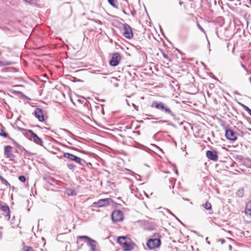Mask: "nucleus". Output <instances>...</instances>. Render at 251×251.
Wrapping results in <instances>:
<instances>
[{
  "mask_svg": "<svg viewBox=\"0 0 251 251\" xmlns=\"http://www.w3.org/2000/svg\"><path fill=\"white\" fill-rule=\"evenodd\" d=\"M151 107L155 108L168 118L176 120L177 115L175 111L167 104L160 101H153L151 104Z\"/></svg>",
  "mask_w": 251,
  "mask_h": 251,
  "instance_id": "obj_1",
  "label": "nucleus"
},
{
  "mask_svg": "<svg viewBox=\"0 0 251 251\" xmlns=\"http://www.w3.org/2000/svg\"><path fill=\"white\" fill-rule=\"evenodd\" d=\"M63 157L68 159L69 161L78 164L82 167H84L86 165H87L85 160L69 152L64 153Z\"/></svg>",
  "mask_w": 251,
  "mask_h": 251,
  "instance_id": "obj_2",
  "label": "nucleus"
},
{
  "mask_svg": "<svg viewBox=\"0 0 251 251\" xmlns=\"http://www.w3.org/2000/svg\"><path fill=\"white\" fill-rule=\"evenodd\" d=\"M77 238L79 240L86 242L87 245L91 247L90 251H96V248L97 246V242L87 236H78Z\"/></svg>",
  "mask_w": 251,
  "mask_h": 251,
  "instance_id": "obj_3",
  "label": "nucleus"
},
{
  "mask_svg": "<svg viewBox=\"0 0 251 251\" xmlns=\"http://www.w3.org/2000/svg\"><path fill=\"white\" fill-rule=\"evenodd\" d=\"M161 244V240L158 238L149 239L146 245L150 250H153L159 248Z\"/></svg>",
  "mask_w": 251,
  "mask_h": 251,
  "instance_id": "obj_4",
  "label": "nucleus"
},
{
  "mask_svg": "<svg viewBox=\"0 0 251 251\" xmlns=\"http://www.w3.org/2000/svg\"><path fill=\"white\" fill-rule=\"evenodd\" d=\"M111 218L114 223L122 221L123 220V212L120 210H114L112 214Z\"/></svg>",
  "mask_w": 251,
  "mask_h": 251,
  "instance_id": "obj_5",
  "label": "nucleus"
},
{
  "mask_svg": "<svg viewBox=\"0 0 251 251\" xmlns=\"http://www.w3.org/2000/svg\"><path fill=\"white\" fill-rule=\"evenodd\" d=\"M124 32L123 35L124 37L127 39H130L132 38L133 36L132 28L129 25L125 23L123 25Z\"/></svg>",
  "mask_w": 251,
  "mask_h": 251,
  "instance_id": "obj_6",
  "label": "nucleus"
},
{
  "mask_svg": "<svg viewBox=\"0 0 251 251\" xmlns=\"http://www.w3.org/2000/svg\"><path fill=\"white\" fill-rule=\"evenodd\" d=\"M121 58L120 54L119 53L116 52L113 53L109 61V64L111 66H117L119 64Z\"/></svg>",
  "mask_w": 251,
  "mask_h": 251,
  "instance_id": "obj_7",
  "label": "nucleus"
},
{
  "mask_svg": "<svg viewBox=\"0 0 251 251\" xmlns=\"http://www.w3.org/2000/svg\"><path fill=\"white\" fill-rule=\"evenodd\" d=\"M110 199H103L99 200L97 202L93 203V206L95 207H101L109 205Z\"/></svg>",
  "mask_w": 251,
  "mask_h": 251,
  "instance_id": "obj_8",
  "label": "nucleus"
},
{
  "mask_svg": "<svg viewBox=\"0 0 251 251\" xmlns=\"http://www.w3.org/2000/svg\"><path fill=\"white\" fill-rule=\"evenodd\" d=\"M225 132V136L227 139L231 141H235L237 139L236 133L231 129H226Z\"/></svg>",
  "mask_w": 251,
  "mask_h": 251,
  "instance_id": "obj_9",
  "label": "nucleus"
},
{
  "mask_svg": "<svg viewBox=\"0 0 251 251\" xmlns=\"http://www.w3.org/2000/svg\"><path fill=\"white\" fill-rule=\"evenodd\" d=\"M12 147L10 146H5L4 148V154L6 158H15L16 155L13 153Z\"/></svg>",
  "mask_w": 251,
  "mask_h": 251,
  "instance_id": "obj_10",
  "label": "nucleus"
},
{
  "mask_svg": "<svg viewBox=\"0 0 251 251\" xmlns=\"http://www.w3.org/2000/svg\"><path fill=\"white\" fill-rule=\"evenodd\" d=\"M33 114L34 116L39 120V121L43 122L44 121V115L43 110L41 108H36Z\"/></svg>",
  "mask_w": 251,
  "mask_h": 251,
  "instance_id": "obj_11",
  "label": "nucleus"
},
{
  "mask_svg": "<svg viewBox=\"0 0 251 251\" xmlns=\"http://www.w3.org/2000/svg\"><path fill=\"white\" fill-rule=\"evenodd\" d=\"M206 155L207 157L211 160L214 161H216L218 160V154L217 151H215L208 150L206 151Z\"/></svg>",
  "mask_w": 251,
  "mask_h": 251,
  "instance_id": "obj_12",
  "label": "nucleus"
},
{
  "mask_svg": "<svg viewBox=\"0 0 251 251\" xmlns=\"http://www.w3.org/2000/svg\"><path fill=\"white\" fill-rule=\"evenodd\" d=\"M0 209L2 211V214L4 215L5 219L9 220L10 218V211L9 207L7 205H0Z\"/></svg>",
  "mask_w": 251,
  "mask_h": 251,
  "instance_id": "obj_13",
  "label": "nucleus"
},
{
  "mask_svg": "<svg viewBox=\"0 0 251 251\" xmlns=\"http://www.w3.org/2000/svg\"><path fill=\"white\" fill-rule=\"evenodd\" d=\"M135 244L132 242L130 239L123 246L124 251H131L134 249Z\"/></svg>",
  "mask_w": 251,
  "mask_h": 251,
  "instance_id": "obj_14",
  "label": "nucleus"
},
{
  "mask_svg": "<svg viewBox=\"0 0 251 251\" xmlns=\"http://www.w3.org/2000/svg\"><path fill=\"white\" fill-rule=\"evenodd\" d=\"M129 239V238H128L126 236H120L117 239V242L123 247Z\"/></svg>",
  "mask_w": 251,
  "mask_h": 251,
  "instance_id": "obj_15",
  "label": "nucleus"
},
{
  "mask_svg": "<svg viewBox=\"0 0 251 251\" xmlns=\"http://www.w3.org/2000/svg\"><path fill=\"white\" fill-rule=\"evenodd\" d=\"M245 212L246 215H249L251 217V202L247 203Z\"/></svg>",
  "mask_w": 251,
  "mask_h": 251,
  "instance_id": "obj_16",
  "label": "nucleus"
},
{
  "mask_svg": "<svg viewBox=\"0 0 251 251\" xmlns=\"http://www.w3.org/2000/svg\"><path fill=\"white\" fill-rule=\"evenodd\" d=\"M33 141H34V142L38 145H43V140L39 138L37 135H36L35 137H33Z\"/></svg>",
  "mask_w": 251,
  "mask_h": 251,
  "instance_id": "obj_17",
  "label": "nucleus"
},
{
  "mask_svg": "<svg viewBox=\"0 0 251 251\" xmlns=\"http://www.w3.org/2000/svg\"><path fill=\"white\" fill-rule=\"evenodd\" d=\"M14 64L13 62L9 61H2L0 60V67L12 65Z\"/></svg>",
  "mask_w": 251,
  "mask_h": 251,
  "instance_id": "obj_18",
  "label": "nucleus"
},
{
  "mask_svg": "<svg viewBox=\"0 0 251 251\" xmlns=\"http://www.w3.org/2000/svg\"><path fill=\"white\" fill-rule=\"evenodd\" d=\"M242 162L245 166L251 168V160L244 159L242 160Z\"/></svg>",
  "mask_w": 251,
  "mask_h": 251,
  "instance_id": "obj_19",
  "label": "nucleus"
},
{
  "mask_svg": "<svg viewBox=\"0 0 251 251\" xmlns=\"http://www.w3.org/2000/svg\"><path fill=\"white\" fill-rule=\"evenodd\" d=\"M19 129L21 130H25L27 131V132L30 135V136L33 138V137H35L36 134L33 132V131L31 129H25L24 128H19Z\"/></svg>",
  "mask_w": 251,
  "mask_h": 251,
  "instance_id": "obj_20",
  "label": "nucleus"
},
{
  "mask_svg": "<svg viewBox=\"0 0 251 251\" xmlns=\"http://www.w3.org/2000/svg\"><path fill=\"white\" fill-rule=\"evenodd\" d=\"M66 165L68 168L72 171H74L76 168L75 165L69 161L67 162Z\"/></svg>",
  "mask_w": 251,
  "mask_h": 251,
  "instance_id": "obj_21",
  "label": "nucleus"
},
{
  "mask_svg": "<svg viewBox=\"0 0 251 251\" xmlns=\"http://www.w3.org/2000/svg\"><path fill=\"white\" fill-rule=\"evenodd\" d=\"M109 3L115 8H118V2L117 0H107Z\"/></svg>",
  "mask_w": 251,
  "mask_h": 251,
  "instance_id": "obj_22",
  "label": "nucleus"
},
{
  "mask_svg": "<svg viewBox=\"0 0 251 251\" xmlns=\"http://www.w3.org/2000/svg\"><path fill=\"white\" fill-rule=\"evenodd\" d=\"M34 153L30 152L27 151V150H26V151H25V154H24L25 158L29 159V157L31 155H34Z\"/></svg>",
  "mask_w": 251,
  "mask_h": 251,
  "instance_id": "obj_23",
  "label": "nucleus"
},
{
  "mask_svg": "<svg viewBox=\"0 0 251 251\" xmlns=\"http://www.w3.org/2000/svg\"><path fill=\"white\" fill-rule=\"evenodd\" d=\"M237 195L240 198L242 197L244 195V189L243 188L239 189L237 192Z\"/></svg>",
  "mask_w": 251,
  "mask_h": 251,
  "instance_id": "obj_24",
  "label": "nucleus"
},
{
  "mask_svg": "<svg viewBox=\"0 0 251 251\" xmlns=\"http://www.w3.org/2000/svg\"><path fill=\"white\" fill-rule=\"evenodd\" d=\"M203 206L206 210H210L211 209V204L208 202H206L205 204H203Z\"/></svg>",
  "mask_w": 251,
  "mask_h": 251,
  "instance_id": "obj_25",
  "label": "nucleus"
},
{
  "mask_svg": "<svg viewBox=\"0 0 251 251\" xmlns=\"http://www.w3.org/2000/svg\"><path fill=\"white\" fill-rule=\"evenodd\" d=\"M0 136L5 138L9 137L8 134L3 129H1L0 131Z\"/></svg>",
  "mask_w": 251,
  "mask_h": 251,
  "instance_id": "obj_26",
  "label": "nucleus"
},
{
  "mask_svg": "<svg viewBox=\"0 0 251 251\" xmlns=\"http://www.w3.org/2000/svg\"><path fill=\"white\" fill-rule=\"evenodd\" d=\"M242 105L243 109L245 110H246L248 113V114L251 116V109L246 105H245L244 104H243Z\"/></svg>",
  "mask_w": 251,
  "mask_h": 251,
  "instance_id": "obj_27",
  "label": "nucleus"
},
{
  "mask_svg": "<svg viewBox=\"0 0 251 251\" xmlns=\"http://www.w3.org/2000/svg\"><path fill=\"white\" fill-rule=\"evenodd\" d=\"M19 180L22 182H25L26 178L24 176H19Z\"/></svg>",
  "mask_w": 251,
  "mask_h": 251,
  "instance_id": "obj_28",
  "label": "nucleus"
},
{
  "mask_svg": "<svg viewBox=\"0 0 251 251\" xmlns=\"http://www.w3.org/2000/svg\"><path fill=\"white\" fill-rule=\"evenodd\" d=\"M1 182V183L5 184L6 186L10 187V184H9V183L5 179H4L3 180H2Z\"/></svg>",
  "mask_w": 251,
  "mask_h": 251,
  "instance_id": "obj_29",
  "label": "nucleus"
},
{
  "mask_svg": "<svg viewBox=\"0 0 251 251\" xmlns=\"http://www.w3.org/2000/svg\"><path fill=\"white\" fill-rule=\"evenodd\" d=\"M74 191L71 189H69L67 190V193L69 195H73L74 194Z\"/></svg>",
  "mask_w": 251,
  "mask_h": 251,
  "instance_id": "obj_30",
  "label": "nucleus"
},
{
  "mask_svg": "<svg viewBox=\"0 0 251 251\" xmlns=\"http://www.w3.org/2000/svg\"><path fill=\"white\" fill-rule=\"evenodd\" d=\"M17 149H18L20 151L23 152H25V151H26V150L22 146H20Z\"/></svg>",
  "mask_w": 251,
  "mask_h": 251,
  "instance_id": "obj_31",
  "label": "nucleus"
},
{
  "mask_svg": "<svg viewBox=\"0 0 251 251\" xmlns=\"http://www.w3.org/2000/svg\"><path fill=\"white\" fill-rule=\"evenodd\" d=\"M197 25H198V28H199V29L202 32L205 33V31H204V29L200 25V24H198Z\"/></svg>",
  "mask_w": 251,
  "mask_h": 251,
  "instance_id": "obj_32",
  "label": "nucleus"
},
{
  "mask_svg": "<svg viewBox=\"0 0 251 251\" xmlns=\"http://www.w3.org/2000/svg\"><path fill=\"white\" fill-rule=\"evenodd\" d=\"M13 145L17 148H18L20 145L17 142H16L15 140H13Z\"/></svg>",
  "mask_w": 251,
  "mask_h": 251,
  "instance_id": "obj_33",
  "label": "nucleus"
},
{
  "mask_svg": "<svg viewBox=\"0 0 251 251\" xmlns=\"http://www.w3.org/2000/svg\"><path fill=\"white\" fill-rule=\"evenodd\" d=\"M93 21L100 25H102V22L99 20L94 19V20H93Z\"/></svg>",
  "mask_w": 251,
  "mask_h": 251,
  "instance_id": "obj_34",
  "label": "nucleus"
},
{
  "mask_svg": "<svg viewBox=\"0 0 251 251\" xmlns=\"http://www.w3.org/2000/svg\"><path fill=\"white\" fill-rule=\"evenodd\" d=\"M167 211L169 213H170L171 215H172V216H173L174 217L177 219V217L176 216V215H174L170 210L167 209Z\"/></svg>",
  "mask_w": 251,
  "mask_h": 251,
  "instance_id": "obj_35",
  "label": "nucleus"
},
{
  "mask_svg": "<svg viewBox=\"0 0 251 251\" xmlns=\"http://www.w3.org/2000/svg\"><path fill=\"white\" fill-rule=\"evenodd\" d=\"M167 211L169 213H170L171 215H172V216H173L174 217L177 219V217L176 216V215H174L170 210L167 209Z\"/></svg>",
  "mask_w": 251,
  "mask_h": 251,
  "instance_id": "obj_36",
  "label": "nucleus"
},
{
  "mask_svg": "<svg viewBox=\"0 0 251 251\" xmlns=\"http://www.w3.org/2000/svg\"><path fill=\"white\" fill-rule=\"evenodd\" d=\"M236 159H239L240 160H243V156L242 155H238L236 157Z\"/></svg>",
  "mask_w": 251,
  "mask_h": 251,
  "instance_id": "obj_37",
  "label": "nucleus"
},
{
  "mask_svg": "<svg viewBox=\"0 0 251 251\" xmlns=\"http://www.w3.org/2000/svg\"><path fill=\"white\" fill-rule=\"evenodd\" d=\"M162 55H163V56L164 57V58L167 59L169 58L168 55L167 54H166V53H163Z\"/></svg>",
  "mask_w": 251,
  "mask_h": 251,
  "instance_id": "obj_38",
  "label": "nucleus"
},
{
  "mask_svg": "<svg viewBox=\"0 0 251 251\" xmlns=\"http://www.w3.org/2000/svg\"><path fill=\"white\" fill-rule=\"evenodd\" d=\"M25 251H33V249L31 247H27V249Z\"/></svg>",
  "mask_w": 251,
  "mask_h": 251,
  "instance_id": "obj_39",
  "label": "nucleus"
},
{
  "mask_svg": "<svg viewBox=\"0 0 251 251\" xmlns=\"http://www.w3.org/2000/svg\"><path fill=\"white\" fill-rule=\"evenodd\" d=\"M24 1L27 2H31L33 1L34 0H24Z\"/></svg>",
  "mask_w": 251,
  "mask_h": 251,
  "instance_id": "obj_40",
  "label": "nucleus"
},
{
  "mask_svg": "<svg viewBox=\"0 0 251 251\" xmlns=\"http://www.w3.org/2000/svg\"><path fill=\"white\" fill-rule=\"evenodd\" d=\"M4 179V178L2 176H1L0 175V181H1L2 180H3Z\"/></svg>",
  "mask_w": 251,
  "mask_h": 251,
  "instance_id": "obj_41",
  "label": "nucleus"
},
{
  "mask_svg": "<svg viewBox=\"0 0 251 251\" xmlns=\"http://www.w3.org/2000/svg\"><path fill=\"white\" fill-rule=\"evenodd\" d=\"M114 86H115V87H117L119 86V85H118V83H115V84H114Z\"/></svg>",
  "mask_w": 251,
  "mask_h": 251,
  "instance_id": "obj_42",
  "label": "nucleus"
},
{
  "mask_svg": "<svg viewBox=\"0 0 251 251\" xmlns=\"http://www.w3.org/2000/svg\"><path fill=\"white\" fill-rule=\"evenodd\" d=\"M126 102H127V105H128V106H130V104H129V103H128V101H127V100H126Z\"/></svg>",
  "mask_w": 251,
  "mask_h": 251,
  "instance_id": "obj_43",
  "label": "nucleus"
},
{
  "mask_svg": "<svg viewBox=\"0 0 251 251\" xmlns=\"http://www.w3.org/2000/svg\"><path fill=\"white\" fill-rule=\"evenodd\" d=\"M132 106H133L134 108H136V105L135 104H134V103H132Z\"/></svg>",
  "mask_w": 251,
  "mask_h": 251,
  "instance_id": "obj_44",
  "label": "nucleus"
},
{
  "mask_svg": "<svg viewBox=\"0 0 251 251\" xmlns=\"http://www.w3.org/2000/svg\"><path fill=\"white\" fill-rule=\"evenodd\" d=\"M238 124H242V122L241 121H239L238 123Z\"/></svg>",
  "mask_w": 251,
  "mask_h": 251,
  "instance_id": "obj_45",
  "label": "nucleus"
},
{
  "mask_svg": "<svg viewBox=\"0 0 251 251\" xmlns=\"http://www.w3.org/2000/svg\"><path fill=\"white\" fill-rule=\"evenodd\" d=\"M241 66H242L243 68H245V66H244V65L242 63H241Z\"/></svg>",
  "mask_w": 251,
  "mask_h": 251,
  "instance_id": "obj_46",
  "label": "nucleus"
},
{
  "mask_svg": "<svg viewBox=\"0 0 251 251\" xmlns=\"http://www.w3.org/2000/svg\"><path fill=\"white\" fill-rule=\"evenodd\" d=\"M201 64H202V65H203L204 67H205V64L203 62H201Z\"/></svg>",
  "mask_w": 251,
  "mask_h": 251,
  "instance_id": "obj_47",
  "label": "nucleus"
},
{
  "mask_svg": "<svg viewBox=\"0 0 251 251\" xmlns=\"http://www.w3.org/2000/svg\"><path fill=\"white\" fill-rule=\"evenodd\" d=\"M249 3L251 4V0H249Z\"/></svg>",
  "mask_w": 251,
  "mask_h": 251,
  "instance_id": "obj_48",
  "label": "nucleus"
},
{
  "mask_svg": "<svg viewBox=\"0 0 251 251\" xmlns=\"http://www.w3.org/2000/svg\"><path fill=\"white\" fill-rule=\"evenodd\" d=\"M229 249H231V248H232L231 245H229Z\"/></svg>",
  "mask_w": 251,
  "mask_h": 251,
  "instance_id": "obj_49",
  "label": "nucleus"
},
{
  "mask_svg": "<svg viewBox=\"0 0 251 251\" xmlns=\"http://www.w3.org/2000/svg\"><path fill=\"white\" fill-rule=\"evenodd\" d=\"M161 121H157V122H156V123H158V122H161Z\"/></svg>",
  "mask_w": 251,
  "mask_h": 251,
  "instance_id": "obj_50",
  "label": "nucleus"
},
{
  "mask_svg": "<svg viewBox=\"0 0 251 251\" xmlns=\"http://www.w3.org/2000/svg\"><path fill=\"white\" fill-rule=\"evenodd\" d=\"M186 145H185V147H183V149H186Z\"/></svg>",
  "mask_w": 251,
  "mask_h": 251,
  "instance_id": "obj_51",
  "label": "nucleus"
},
{
  "mask_svg": "<svg viewBox=\"0 0 251 251\" xmlns=\"http://www.w3.org/2000/svg\"><path fill=\"white\" fill-rule=\"evenodd\" d=\"M250 82H251V77H250Z\"/></svg>",
  "mask_w": 251,
  "mask_h": 251,
  "instance_id": "obj_52",
  "label": "nucleus"
},
{
  "mask_svg": "<svg viewBox=\"0 0 251 251\" xmlns=\"http://www.w3.org/2000/svg\"><path fill=\"white\" fill-rule=\"evenodd\" d=\"M176 174H178V172H177V171H176Z\"/></svg>",
  "mask_w": 251,
  "mask_h": 251,
  "instance_id": "obj_53",
  "label": "nucleus"
}]
</instances>
